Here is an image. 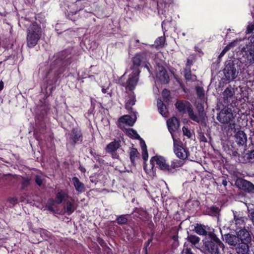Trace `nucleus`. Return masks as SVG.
Masks as SVG:
<instances>
[{
    "label": "nucleus",
    "mask_w": 254,
    "mask_h": 254,
    "mask_svg": "<svg viewBox=\"0 0 254 254\" xmlns=\"http://www.w3.org/2000/svg\"><path fill=\"white\" fill-rule=\"evenodd\" d=\"M55 60L47 71L45 78L48 85H54L66 67L71 63V56L66 51L59 52L55 55Z\"/></svg>",
    "instance_id": "obj_1"
},
{
    "label": "nucleus",
    "mask_w": 254,
    "mask_h": 254,
    "mask_svg": "<svg viewBox=\"0 0 254 254\" xmlns=\"http://www.w3.org/2000/svg\"><path fill=\"white\" fill-rule=\"evenodd\" d=\"M242 58H234L227 60L223 69V79L226 83L234 81L238 74L242 73L245 69L247 64Z\"/></svg>",
    "instance_id": "obj_2"
},
{
    "label": "nucleus",
    "mask_w": 254,
    "mask_h": 254,
    "mask_svg": "<svg viewBox=\"0 0 254 254\" xmlns=\"http://www.w3.org/2000/svg\"><path fill=\"white\" fill-rule=\"evenodd\" d=\"M207 239H202L200 250L204 254H221L225 249V245L215 233L209 235Z\"/></svg>",
    "instance_id": "obj_3"
},
{
    "label": "nucleus",
    "mask_w": 254,
    "mask_h": 254,
    "mask_svg": "<svg viewBox=\"0 0 254 254\" xmlns=\"http://www.w3.org/2000/svg\"><path fill=\"white\" fill-rule=\"evenodd\" d=\"M150 58V54L146 51L136 53L131 60L132 63L130 67L131 70L137 73H140V68L144 67L150 73L151 66L149 63Z\"/></svg>",
    "instance_id": "obj_4"
},
{
    "label": "nucleus",
    "mask_w": 254,
    "mask_h": 254,
    "mask_svg": "<svg viewBox=\"0 0 254 254\" xmlns=\"http://www.w3.org/2000/svg\"><path fill=\"white\" fill-rule=\"evenodd\" d=\"M41 25L36 22H32L27 29L26 43L29 48L34 47L42 36Z\"/></svg>",
    "instance_id": "obj_5"
},
{
    "label": "nucleus",
    "mask_w": 254,
    "mask_h": 254,
    "mask_svg": "<svg viewBox=\"0 0 254 254\" xmlns=\"http://www.w3.org/2000/svg\"><path fill=\"white\" fill-rule=\"evenodd\" d=\"M175 107L179 112L185 114L187 111L189 118L194 122L199 123L200 122L198 116L193 112L192 105L186 100H179L175 104Z\"/></svg>",
    "instance_id": "obj_6"
},
{
    "label": "nucleus",
    "mask_w": 254,
    "mask_h": 254,
    "mask_svg": "<svg viewBox=\"0 0 254 254\" xmlns=\"http://www.w3.org/2000/svg\"><path fill=\"white\" fill-rule=\"evenodd\" d=\"M83 140V135L82 130L79 127H73L67 137L66 145L74 148L76 145L81 144Z\"/></svg>",
    "instance_id": "obj_7"
},
{
    "label": "nucleus",
    "mask_w": 254,
    "mask_h": 254,
    "mask_svg": "<svg viewBox=\"0 0 254 254\" xmlns=\"http://www.w3.org/2000/svg\"><path fill=\"white\" fill-rule=\"evenodd\" d=\"M235 89L229 85L222 92V104L223 106L236 107L237 99L235 95Z\"/></svg>",
    "instance_id": "obj_8"
},
{
    "label": "nucleus",
    "mask_w": 254,
    "mask_h": 254,
    "mask_svg": "<svg viewBox=\"0 0 254 254\" xmlns=\"http://www.w3.org/2000/svg\"><path fill=\"white\" fill-rule=\"evenodd\" d=\"M224 107L217 115V120L222 124H227L234 119L232 109L235 107L224 106Z\"/></svg>",
    "instance_id": "obj_9"
},
{
    "label": "nucleus",
    "mask_w": 254,
    "mask_h": 254,
    "mask_svg": "<svg viewBox=\"0 0 254 254\" xmlns=\"http://www.w3.org/2000/svg\"><path fill=\"white\" fill-rule=\"evenodd\" d=\"M235 185L241 191L254 194V185L249 181L238 177L235 181Z\"/></svg>",
    "instance_id": "obj_10"
},
{
    "label": "nucleus",
    "mask_w": 254,
    "mask_h": 254,
    "mask_svg": "<svg viewBox=\"0 0 254 254\" xmlns=\"http://www.w3.org/2000/svg\"><path fill=\"white\" fill-rule=\"evenodd\" d=\"M155 162L161 170L168 173V170H169L170 168H169V164L167 163L166 160L164 157L158 155H156L151 157L150 163L152 169L154 167Z\"/></svg>",
    "instance_id": "obj_11"
},
{
    "label": "nucleus",
    "mask_w": 254,
    "mask_h": 254,
    "mask_svg": "<svg viewBox=\"0 0 254 254\" xmlns=\"http://www.w3.org/2000/svg\"><path fill=\"white\" fill-rule=\"evenodd\" d=\"M194 231L197 234L200 236H204V238L203 239H207L209 238L210 234L213 235L215 234L213 228L201 223H196L195 224Z\"/></svg>",
    "instance_id": "obj_12"
},
{
    "label": "nucleus",
    "mask_w": 254,
    "mask_h": 254,
    "mask_svg": "<svg viewBox=\"0 0 254 254\" xmlns=\"http://www.w3.org/2000/svg\"><path fill=\"white\" fill-rule=\"evenodd\" d=\"M234 213V221L231 224V227L233 230L243 229H246V222L247 220V218L245 216H243L242 214L238 213L237 212H233Z\"/></svg>",
    "instance_id": "obj_13"
},
{
    "label": "nucleus",
    "mask_w": 254,
    "mask_h": 254,
    "mask_svg": "<svg viewBox=\"0 0 254 254\" xmlns=\"http://www.w3.org/2000/svg\"><path fill=\"white\" fill-rule=\"evenodd\" d=\"M174 152L176 155L179 158L182 160H185L188 158L190 156V152L187 148H184L183 146L182 142H180L177 143L175 140H174Z\"/></svg>",
    "instance_id": "obj_14"
},
{
    "label": "nucleus",
    "mask_w": 254,
    "mask_h": 254,
    "mask_svg": "<svg viewBox=\"0 0 254 254\" xmlns=\"http://www.w3.org/2000/svg\"><path fill=\"white\" fill-rule=\"evenodd\" d=\"M81 9L78 10L77 9L76 4H73L71 7H68V9L66 10L65 12L66 17L68 19L76 22L79 19V15Z\"/></svg>",
    "instance_id": "obj_15"
},
{
    "label": "nucleus",
    "mask_w": 254,
    "mask_h": 254,
    "mask_svg": "<svg viewBox=\"0 0 254 254\" xmlns=\"http://www.w3.org/2000/svg\"><path fill=\"white\" fill-rule=\"evenodd\" d=\"M131 214L133 219L142 221H146L149 218V215L146 210L141 207H134Z\"/></svg>",
    "instance_id": "obj_16"
},
{
    "label": "nucleus",
    "mask_w": 254,
    "mask_h": 254,
    "mask_svg": "<svg viewBox=\"0 0 254 254\" xmlns=\"http://www.w3.org/2000/svg\"><path fill=\"white\" fill-rule=\"evenodd\" d=\"M140 73H137L132 71L129 75L128 78L127 80V85L126 88L129 91H133L137 84L139 80Z\"/></svg>",
    "instance_id": "obj_17"
},
{
    "label": "nucleus",
    "mask_w": 254,
    "mask_h": 254,
    "mask_svg": "<svg viewBox=\"0 0 254 254\" xmlns=\"http://www.w3.org/2000/svg\"><path fill=\"white\" fill-rule=\"evenodd\" d=\"M238 235V242L251 243L252 237L250 232L246 229L235 230Z\"/></svg>",
    "instance_id": "obj_18"
},
{
    "label": "nucleus",
    "mask_w": 254,
    "mask_h": 254,
    "mask_svg": "<svg viewBox=\"0 0 254 254\" xmlns=\"http://www.w3.org/2000/svg\"><path fill=\"white\" fill-rule=\"evenodd\" d=\"M251 243L238 242L235 246L237 254H251L250 247Z\"/></svg>",
    "instance_id": "obj_19"
},
{
    "label": "nucleus",
    "mask_w": 254,
    "mask_h": 254,
    "mask_svg": "<svg viewBox=\"0 0 254 254\" xmlns=\"http://www.w3.org/2000/svg\"><path fill=\"white\" fill-rule=\"evenodd\" d=\"M41 105L39 106L38 110L40 112L38 115L41 118H43L51 109V105L49 101H42L40 100Z\"/></svg>",
    "instance_id": "obj_20"
},
{
    "label": "nucleus",
    "mask_w": 254,
    "mask_h": 254,
    "mask_svg": "<svg viewBox=\"0 0 254 254\" xmlns=\"http://www.w3.org/2000/svg\"><path fill=\"white\" fill-rule=\"evenodd\" d=\"M224 240L229 246L233 247H235L239 242L238 235L236 233V235L230 233L225 234Z\"/></svg>",
    "instance_id": "obj_21"
},
{
    "label": "nucleus",
    "mask_w": 254,
    "mask_h": 254,
    "mask_svg": "<svg viewBox=\"0 0 254 254\" xmlns=\"http://www.w3.org/2000/svg\"><path fill=\"white\" fill-rule=\"evenodd\" d=\"M167 125L170 132L177 131L180 127V121L176 117H173L167 121Z\"/></svg>",
    "instance_id": "obj_22"
},
{
    "label": "nucleus",
    "mask_w": 254,
    "mask_h": 254,
    "mask_svg": "<svg viewBox=\"0 0 254 254\" xmlns=\"http://www.w3.org/2000/svg\"><path fill=\"white\" fill-rule=\"evenodd\" d=\"M241 160L243 163H250L254 164V150L244 152L241 157Z\"/></svg>",
    "instance_id": "obj_23"
},
{
    "label": "nucleus",
    "mask_w": 254,
    "mask_h": 254,
    "mask_svg": "<svg viewBox=\"0 0 254 254\" xmlns=\"http://www.w3.org/2000/svg\"><path fill=\"white\" fill-rule=\"evenodd\" d=\"M157 76L162 84H167L169 82V76L163 66L161 67V69L157 73Z\"/></svg>",
    "instance_id": "obj_24"
},
{
    "label": "nucleus",
    "mask_w": 254,
    "mask_h": 254,
    "mask_svg": "<svg viewBox=\"0 0 254 254\" xmlns=\"http://www.w3.org/2000/svg\"><path fill=\"white\" fill-rule=\"evenodd\" d=\"M121 146V141L120 140H115L107 145L105 148V151L107 153L116 152Z\"/></svg>",
    "instance_id": "obj_25"
},
{
    "label": "nucleus",
    "mask_w": 254,
    "mask_h": 254,
    "mask_svg": "<svg viewBox=\"0 0 254 254\" xmlns=\"http://www.w3.org/2000/svg\"><path fill=\"white\" fill-rule=\"evenodd\" d=\"M72 183L77 192L81 193L85 191V187L84 184L80 182L77 177H73L72 178Z\"/></svg>",
    "instance_id": "obj_26"
},
{
    "label": "nucleus",
    "mask_w": 254,
    "mask_h": 254,
    "mask_svg": "<svg viewBox=\"0 0 254 254\" xmlns=\"http://www.w3.org/2000/svg\"><path fill=\"white\" fill-rule=\"evenodd\" d=\"M235 141L239 145H243L247 140V135L242 130L238 131L235 135Z\"/></svg>",
    "instance_id": "obj_27"
},
{
    "label": "nucleus",
    "mask_w": 254,
    "mask_h": 254,
    "mask_svg": "<svg viewBox=\"0 0 254 254\" xmlns=\"http://www.w3.org/2000/svg\"><path fill=\"white\" fill-rule=\"evenodd\" d=\"M200 202L198 200L188 199L185 204V207L190 211L196 210L200 205Z\"/></svg>",
    "instance_id": "obj_28"
},
{
    "label": "nucleus",
    "mask_w": 254,
    "mask_h": 254,
    "mask_svg": "<svg viewBox=\"0 0 254 254\" xmlns=\"http://www.w3.org/2000/svg\"><path fill=\"white\" fill-rule=\"evenodd\" d=\"M129 158L131 164L133 166L136 165V161L140 159V154L136 148H131L129 152Z\"/></svg>",
    "instance_id": "obj_29"
},
{
    "label": "nucleus",
    "mask_w": 254,
    "mask_h": 254,
    "mask_svg": "<svg viewBox=\"0 0 254 254\" xmlns=\"http://www.w3.org/2000/svg\"><path fill=\"white\" fill-rule=\"evenodd\" d=\"M245 59L247 60V62L250 64L254 63V46L251 47L247 51H246L245 55L243 56ZM243 61H246V60ZM247 62L245 63L246 64Z\"/></svg>",
    "instance_id": "obj_30"
},
{
    "label": "nucleus",
    "mask_w": 254,
    "mask_h": 254,
    "mask_svg": "<svg viewBox=\"0 0 254 254\" xmlns=\"http://www.w3.org/2000/svg\"><path fill=\"white\" fill-rule=\"evenodd\" d=\"M64 208V213L68 215H70L76 209V206L74 203L68 200Z\"/></svg>",
    "instance_id": "obj_31"
},
{
    "label": "nucleus",
    "mask_w": 254,
    "mask_h": 254,
    "mask_svg": "<svg viewBox=\"0 0 254 254\" xmlns=\"http://www.w3.org/2000/svg\"><path fill=\"white\" fill-rule=\"evenodd\" d=\"M67 195V194L64 190H61L56 193L54 200L56 203L60 204L63 203Z\"/></svg>",
    "instance_id": "obj_32"
},
{
    "label": "nucleus",
    "mask_w": 254,
    "mask_h": 254,
    "mask_svg": "<svg viewBox=\"0 0 254 254\" xmlns=\"http://www.w3.org/2000/svg\"><path fill=\"white\" fill-rule=\"evenodd\" d=\"M119 122L126 124V125L132 127L133 126L135 120H134L131 116L129 115H125L121 117L119 119Z\"/></svg>",
    "instance_id": "obj_33"
},
{
    "label": "nucleus",
    "mask_w": 254,
    "mask_h": 254,
    "mask_svg": "<svg viewBox=\"0 0 254 254\" xmlns=\"http://www.w3.org/2000/svg\"><path fill=\"white\" fill-rule=\"evenodd\" d=\"M135 96L134 92H132L128 95V99L127 101L125 104L126 108L127 110L131 109L132 106L135 104Z\"/></svg>",
    "instance_id": "obj_34"
},
{
    "label": "nucleus",
    "mask_w": 254,
    "mask_h": 254,
    "mask_svg": "<svg viewBox=\"0 0 254 254\" xmlns=\"http://www.w3.org/2000/svg\"><path fill=\"white\" fill-rule=\"evenodd\" d=\"M219 212L220 209L219 207L214 205L207 207L206 209V213L211 216H217L219 214Z\"/></svg>",
    "instance_id": "obj_35"
},
{
    "label": "nucleus",
    "mask_w": 254,
    "mask_h": 254,
    "mask_svg": "<svg viewBox=\"0 0 254 254\" xmlns=\"http://www.w3.org/2000/svg\"><path fill=\"white\" fill-rule=\"evenodd\" d=\"M182 162L178 160H174L171 162V165H169V170L168 173H173V170L177 168L180 167L182 165Z\"/></svg>",
    "instance_id": "obj_36"
},
{
    "label": "nucleus",
    "mask_w": 254,
    "mask_h": 254,
    "mask_svg": "<svg viewBox=\"0 0 254 254\" xmlns=\"http://www.w3.org/2000/svg\"><path fill=\"white\" fill-rule=\"evenodd\" d=\"M157 106L159 113L162 115L165 116L167 112V107L166 105L161 100L157 101Z\"/></svg>",
    "instance_id": "obj_37"
},
{
    "label": "nucleus",
    "mask_w": 254,
    "mask_h": 254,
    "mask_svg": "<svg viewBox=\"0 0 254 254\" xmlns=\"http://www.w3.org/2000/svg\"><path fill=\"white\" fill-rule=\"evenodd\" d=\"M226 152L231 156L236 157L238 155V149L234 147L232 145L228 146L227 149H225Z\"/></svg>",
    "instance_id": "obj_38"
},
{
    "label": "nucleus",
    "mask_w": 254,
    "mask_h": 254,
    "mask_svg": "<svg viewBox=\"0 0 254 254\" xmlns=\"http://www.w3.org/2000/svg\"><path fill=\"white\" fill-rule=\"evenodd\" d=\"M187 240L192 245H195L199 242L200 239L199 237L195 235L188 234Z\"/></svg>",
    "instance_id": "obj_39"
},
{
    "label": "nucleus",
    "mask_w": 254,
    "mask_h": 254,
    "mask_svg": "<svg viewBox=\"0 0 254 254\" xmlns=\"http://www.w3.org/2000/svg\"><path fill=\"white\" fill-rule=\"evenodd\" d=\"M128 219L126 217V215H121L117 217L115 222L117 223L120 225H123L127 224L128 222Z\"/></svg>",
    "instance_id": "obj_40"
},
{
    "label": "nucleus",
    "mask_w": 254,
    "mask_h": 254,
    "mask_svg": "<svg viewBox=\"0 0 254 254\" xmlns=\"http://www.w3.org/2000/svg\"><path fill=\"white\" fill-rule=\"evenodd\" d=\"M195 89L197 98L201 100H204L205 97V92L203 88L201 86H195Z\"/></svg>",
    "instance_id": "obj_41"
},
{
    "label": "nucleus",
    "mask_w": 254,
    "mask_h": 254,
    "mask_svg": "<svg viewBox=\"0 0 254 254\" xmlns=\"http://www.w3.org/2000/svg\"><path fill=\"white\" fill-rule=\"evenodd\" d=\"M196 109L198 114L199 116L198 118L200 119H204V117L205 116V113L204 110V107L202 103H198L196 106Z\"/></svg>",
    "instance_id": "obj_42"
},
{
    "label": "nucleus",
    "mask_w": 254,
    "mask_h": 254,
    "mask_svg": "<svg viewBox=\"0 0 254 254\" xmlns=\"http://www.w3.org/2000/svg\"><path fill=\"white\" fill-rule=\"evenodd\" d=\"M162 96L164 102L168 103L171 100L170 92L167 89H164L162 92Z\"/></svg>",
    "instance_id": "obj_43"
},
{
    "label": "nucleus",
    "mask_w": 254,
    "mask_h": 254,
    "mask_svg": "<svg viewBox=\"0 0 254 254\" xmlns=\"http://www.w3.org/2000/svg\"><path fill=\"white\" fill-rule=\"evenodd\" d=\"M127 131L128 136L131 138L139 140H140L142 138L137 133V131L132 128H128Z\"/></svg>",
    "instance_id": "obj_44"
},
{
    "label": "nucleus",
    "mask_w": 254,
    "mask_h": 254,
    "mask_svg": "<svg viewBox=\"0 0 254 254\" xmlns=\"http://www.w3.org/2000/svg\"><path fill=\"white\" fill-rule=\"evenodd\" d=\"M55 203V201L54 200L53 198L49 199L46 204V208H47V209L50 212H55V209L54 208Z\"/></svg>",
    "instance_id": "obj_45"
},
{
    "label": "nucleus",
    "mask_w": 254,
    "mask_h": 254,
    "mask_svg": "<svg viewBox=\"0 0 254 254\" xmlns=\"http://www.w3.org/2000/svg\"><path fill=\"white\" fill-rule=\"evenodd\" d=\"M31 179L30 178L22 177L21 182V189L25 190L30 185Z\"/></svg>",
    "instance_id": "obj_46"
},
{
    "label": "nucleus",
    "mask_w": 254,
    "mask_h": 254,
    "mask_svg": "<svg viewBox=\"0 0 254 254\" xmlns=\"http://www.w3.org/2000/svg\"><path fill=\"white\" fill-rule=\"evenodd\" d=\"M184 77L186 80L187 81H190L191 80V69L189 68H184Z\"/></svg>",
    "instance_id": "obj_47"
},
{
    "label": "nucleus",
    "mask_w": 254,
    "mask_h": 254,
    "mask_svg": "<svg viewBox=\"0 0 254 254\" xmlns=\"http://www.w3.org/2000/svg\"><path fill=\"white\" fill-rule=\"evenodd\" d=\"M166 38L164 36L158 37L155 41V43L157 46L162 47L164 46Z\"/></svg>",
    "instance_id": "obj_48"
},
{
    "label": "nucleus",
    "mask_w": 254,
    "mask_h": 254,
    "mask_svg": "<svg viewBox=\"0 0 254 254\" xmlns=\"http://www.w3.org/2000/svg\"><path fill=\"white\" fill-rule=\"evenodd\" d=\"M154 234L155 232H152L151 234V237L149 239H148L146 242L145 243L144 247L143 248V251L144 252H148V248H149V245L153 241V238L154 235Z\"/></svg>",
    "instance_id": "obj_49"
},
{
    "label": "nucleus",
    "mask_w": 254,
    "mask_h": 254,
    "mask_svg": "<svg viewBox=\"0 0 254 254\" xmlns=\"http://www.w3.org/2000/svg\"><path fill=\"white\" fill-rule=\"evenodd\" d=\"M49 86V85H48L47 84V86L46 89V90H47V88H48ZM52 87L49 89V90H50V93L49 94L48 93V92L47 91H46V93H45V94L44 95V97L43 100H41L42 101H47V98L49 97L50 95L52 93V91L55 88V87L54 86V85H52Z\"/></svg>",
    "instance_id": "obj_50"
},
{
    "label": "nucleus",
    "mask_w": 254,
    "mask_h": 254,
    "mask_svg": "<svg viewBox=\"0 0 254 254\" xmlns=\"http://www.w3.org/2000/svg\"><path fill=\"white\" fill-rule=\"evenodd\" d=\"M248 217L254 226V208L248 209Z\"/></svg>",
    "instance_id": "obj_51"
},
{
    "label": "nucleus",
    "mask_w": 254,
    "mask_h": 254,
    "mask_svg": "<svg viewBox=\"0 0 254 254\" xmlns=\"http://www.w3.org/2000/svg\"><path fill=\"white\" fill-rule=\"evenodd\" d=\"M182 130H183V132L184 135L187 136L188 138L191 137L192 134H191L190 129L188 127H183Z\"/></svg>",
    "instance_id": "obj_52"
},
{
    "label": "nucleus",
    "mask_w": 254,
    "mask_h": 254,
    "mask_svg": "<svg viewBox=\"0 0 254 254\" xmlns=\"http://www.w3.org/2000/svg\"><path fill=\"white\" fill-rule=\"evenodd\" d=\"M97 241L98 243L100 244V245L103 248V249L104 250V248H106L107 247H108L105 242V241L101 238L98 237L97 238Z\"/></svg>",
    "instance_id": "obj_53"
},
{
    "label": "nucleus",
    "mask_w": 254,
    "mask_h": 254,
    "mask_svg": "<svg viewBox=\"0 0 254 254\" xmlns=\"http://www.w3.org/2000/svg\"><path fill=\"white\" fill-rule=\"evenodd\" d=\"M35 181L37 185L41 186L43 183V180L41 176L37 175L35 176Z\"/></svg>",
    "instance_id": "obj_54"
},
{
    "label": "nucleus",
    "mask_w": 254,
    "mask_h": 254,
    "mask_svg": "<svg viewBox=\"0 0 254 254\" xmlns=\"http://www.w3.org/2000/svg\"><path fill=\"white\" fill-rule=\"evenodd\" d=\"M187 247L183 250L184 254H195L192 251L190 248H189L188 245H186V243L184 244V247Z\"/></svg>",
    "instance_id": "obj_55"
},
{
    "label": "nucleus",
    "mask_w": 254,
    "mask_h": 254,
    "mask_svg": "<svg viewBox=\"0 0 254 254\" xmlns=\"http://www.w3.org/2000/svg\"><path fill=\"white\" fill-rule=\"evenodd\" d=\"M140 146H141V149H142V152L147 151V146L146 145V143H145L144 140L142 138H141L140 140Z\"/></svg>",
    "instance_id": "obj_56"
},
{
    "label": "nucleus",
    "mask_w": 254,
    "mask_h": 254,
    "mask_svg": "<svg viewBox=\"0 0 254 254\" xmlns=\"http://www.w3.org/2000/svg\"><path fill=\"white\" fill-rule=\"evenodd\" d=\"M199 138L200 141L203 142H207V139L202 132H200L199 133Z\"/></svg>",
    "instance_id": "obj_57"
},
{
    "label": "nucleus",
    "mask_w": 254,
    "mask_h": 254,
    "mask_svg": "<svg viewBox=\"0 0 254 254\" xmlns=\"http://www.w3.org/2000/svg\"><path fill=\"white\" fill-rule=\"evenodd\" d=\"M237 125L236 123H230L228 126V130H231V131H233L235 132L236 131V127Z\"/></svg>",
    "instance_id": "obj_58"
},
{
    "label": "nucleus",
    "mask_w": 254,
    "mask_h": 254,
    "mask_svg": "<svg viewBox=\"0 0 254 254\" xmlns=\"http://www.w3.org/2000/svg\"><path fill=\"white\" fill-rule=\"evenodd\" d=\"M193 64V61L191 59H190L189 58L187 59V63L186 64V68H190L191 69V66Z\"/></svg>",
    "instance_id": "obj_59"
},
{
    "label": "nucleus",
    "mask_w": 254,
    "mask_h": 254,
    "mask_svg": "<svg viewBox=\"0 0 254 254\" xmlns=\"http://www.w3.org/2000/svg\"><path fill=\"white\" fill-rule=\"evenodd\" d=\"M103 252L104 254H113L112 250L109 247L104 248Z\"/></svg>",
    "instance_id": "obj_60"
},
{
    "label": "nucleus",
    "mask_w": 254,
    "mask_h": 254,
    "mask_svg": "<svg viewBox=\"0 0 254 254\" xmlns=\"http://www.w3.org/2000/svg\"><path fill=\"white\" fill-rule=\"evenodd\" d=\"M178 237V233L171 236V239L174 241V243H176V246L179 245Z\"/></svg>",
    "instance_id": "obj_61"
},
{
    "label": "nucleus",
    "mask_w": 254,
    "mask_h": 254,
    "mask_svg": "<svg viewBox=\"0 0 254 254\" xmlns=\"http://www.w3.org/2000/svg\"><path fill=\"white\" fill-rule=\"evenodd\" d=\"M8 202L14 205L15 204H16L18 202L17 198L16 197H11L8 199Z\"/></svg>",
    "instance_id": "obj_62"
},
{
    "label": "nucleus",
    "mask_w": 254,
    "mask_h": 254,
    "mask_svg": "<svg viewBox=\"0 0 254 254\" xmlns=\"http://www.w3.org/2000/svg\"><path fill=\"white\" fill-rule=\"evenodd\" d=\"M254 30V25H249L247 28V33H252Z\"/></svg>",
    "instance_id": "obj_63"
},
{
    "label": "nucleus",
    "mask_w": 254,
    "mask_h": 254,
    "mask_svg": "<svg viewBox=\"0 0 254 254\" xmlns=\"http://www.w3.org/2000/svg\"><path fill=\"white\" fill-rule=\"evenodd\" d=\"M142 158L144 161H146L148 158V151L142 152Z\"/></svg>",
    "instance_id": "obj_64"
}]
</instances>
